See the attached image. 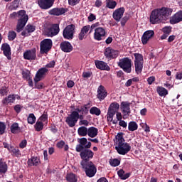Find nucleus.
I'll list each match as a JSON object with an SVG mask.
<instances>
[{"instance_id":"obj_1","label":"nucleus","mask_w":182,"mask_h":182,"mask_svg":"<svg viewBox=\"0 0 182 182\" xmlns=\"http://www.w3.org/2000/svg\"><path fill=\"white\" fill-rule=\"evenodd\" d=\"M173 14V9L168 7H162L152 11L150 17V22L153 25L160 23V22H166Z\"/></svg>"},{"instance_id":"obj_2","label":"nucleus","mask_w":182,"mask_h":182,"mask_svg":"<svg viewBox=\"0 0 182 182\" xmlns=\"http://www.w3.org/2000/svg\"><path fill=\"white\" fill-rule=\"evenodd\" d=\"M115 150H117L118 154H121V156H124L129 152L132 149V146L130 144L127 143H124V138H123V135L118 134L116 136L115 140Z\"/></svg>"},{"instance_id":"obj_3","label":"nucleus","mask_w":182,"mask_h":182,"mask_svg":"<svg viewBox=\"0 0 182 182\" xmlns=\"http://www.w3.org/2000/svg\"><path fill=\"white\" fill-rule=\"evenodd\" d=\"M93 156H95V153L92 151V150L85 148L82 149L80 151V157L81 158L82 161L80 162V165H85L87 163H92L90 160L93 159Z\"/></svg>"},{"instance_id":"obj_4","label":"nucleus","mask_w":182,"mask_h":182,"mask_svg":"<svg viewBox=\"0 0 182 182\" xmlns=\"http://www.w3.org/2000/svg\"><path fill=\"white\" fill-rule=\"evenodd\" d=\"M135 58L134 60L135 72L136 75H140L143 72V64L144 63V60L143 58V55L140 53H134Z\"/></svg>"},{"instance_id":"obj_5","label":"nucleus","mask_w":182,"mask_h":182,"mask_svg":"<svg viewBox=\"0 0 182 182\" xmlns=\"http://www.w3.org/2000/svg\"><path fill=\"white\" fill-rule=\"evenodd\" d=\"M118 66L125 72V73H132V59L124 58L118 62Z\"/></svg>"},{"instance_id":"obj_6","label":"nucleus","mask_w":182,"mask_h":182,"mask_svg":"<svg viewBox=\"0 0 182 182\" xmlns=\"http://www.w3.org/2000/svg\"><path fill=\"white\" fill-rule=\"evenodd\" d=\"M97 26H100V23L99 22L95 23L90 26L87 25L85 26H83L81 29L80 33H79V39L80 41H83L85 39V36H86V34L90 31V33H92L95 28H97Z\"/></svg>"},{"instance_id":"obj_7","label":"nucleus","mask_w":182,"mask_h":182,"mask_svg":"<svg viewBox=\"0 0 182 182\" xmlns=\"http://www.w3.org/2000/svg\"><path fill=\"white\" fill-rule=\"evenodd\" d=\"M60 31V28H59V24L55 23L46 28L44 30V35L50 38H53V36H56Z\"/></svg>"},{"instance_id":"obj_8","label":"nucleus","mask_w":182,"mask_h":182,"mask_svg":"<svg viewBox=\"0 0 182 182\" xmlns=\"http://www.w3.org/2000/svg\"><path fill=\"white\" fill-rule=\"evenodd\" d=\"M81 166L83 170H85L87 177H94L95 174H96V172L97 171V169L96 168V166H95L93 162H88L84 165L82 164Z\"/></svg>"},{"instance_id":"obj_9","label":"nucleus","mask_w":182,"mask_h":182,"mask_svg":"<svg viewBox=\"0 0 182 182\" xmlns=\"http://www.w3.org/2000/svg\"><path fill=\"white\" fill-rule=\"evenodd\" d=\"M79 144L76 145L75 150L77 153H80L85 149H90L92 147V142L88 141L86 138H80L79 139Z\"/></svg>"},{"instance_id":"obj_10","label":"nucleus","mask_w":182,"mask_h":182,"mask_svg":"<svg viewBox=\"0 0 182 182\" xmlns=\"http://www.w3.org/2000/svg\"><path fill=\"white\" fill-rule=\"evenodd\" d=\"M79 120V112L73 111L68 117H67L65 122L70 127H74Z\"/></svg>"},{"instance_id":"obj_11","label":"nucleus","mask_w":182,"mask_h":182,"mask_svg":"<svg viewBox=\"0 0 182 182\" xmlns=\"http://www.w3.org/2000/svg\"><path fill=\"white\" fill-rule=\"evenodd\" d=\"M52 40L44 39L40 43L41 53H48L52 49Z\"/></svg>"},{"instance_id":"obj_12","label":"nucleus","mask_w":182,"mask_h":182,"mask_svg":"<svg viewBox=\"0 0 182 182\" xmlns=\"http://www.w3.org/2000/svg\"><path fill=\"white\" fill-rule=\"evenodd\" d=\"M75 33V25L70 24L67 26L63 31V36L65 39H73V34Z\"/></svg>"},{"instance_id":"obj_13","label":"nucleus","mask_w":182,"mask_h":182,"mask_svg":"<svg viewBox=\"0 0 182 182\" xmlns=\"http://www.w3.org/2000/svg\"><path fill=\"white\" fill-rule=\"evenodd\" d=\"M49 70L45 67L38 69L34 77V82H36V83H38V82H41V80L45 79V76H46Z\"/></svg>"},{"instance_id":"obj_14","label":"nucleus","mask_w":182,"mask_h":182,"mask_svg":"<svg viewBox=\"0 0 182 182\" xmlns=\"http://www.w3.org/2000/svg\"><path fill=\"white\" fill-rule=\"evenodd\" d=\"M94 39L95 41H102L103 38L106 36V30L102 27H96L94 28Z\"/></svg>"},{"instance_id":"obj_15","label":"nucleus","mask_w":182,"mask_h":182,"mask_svg":"<svg viewBox=\"0 0 182 182\" xmlns=\"http://www.w3.org/2000/svg\"><path fill=\"white\" fill-rule=\"evenodd\" d=\"M104 55L107 59H116L119 56V50L108 47L105 48Z\"/></svg>"},{"instance_id":"obj_16","label":"nucleus","mask_w":182,"mask_h":182,"mask_svg":"<svg viewBox=\"0 0 182 182\" xmlns=\"http://www.w3.org/2000/svg\"><path fill=\"white\" fill-rule=\"evenodd\" d=\"M124 7H120L117 9L112 14V18L117 22H120L122 18H123V15H124Z\"/></svg>"},{"instance_id":"obj_17","label":"nucleus","mask_w":182,"mask_h":182,"mask_svg":"<svg viewBox=\"0 0 182 182\" xmlns=\"http://www.w3.org/2000/svg\"><path fill=\"white\" fill-rule=\"evenodd\" d=\"M154 36V31L148 30L144 33L141 37V42L143 45H147V43L150 39Z\"/></svg>"},{"instance_id":"obj_18","label":"nucleus","mask_w":182,"mask_h":182,"mask_svg":"<svg viewBox=\"0 0 182 182\" xmlns=\"http://www.w3.org/2000/svg\"><path fill=\"white\" fill-rule=\"evenodd\" d=\"M53 2H55V0H38V6L41 9H49V8H52Z\"/></svg>"},{"instance_id":"obj_19","label":"nucleus","mask_w":182,"mask_h":182,"mask_svg":"<svg viewBox=\"0 0 182 182\" xmlns=\"http://www.w3.org/2000/svg\"><path fill=\"white\" fill-rule=\"evenodd\" d=\"M169 22L171 25H176V23L182 22V10L176 12L171 17H170Z\"/></svg>"},{"instance_id":"obj_20","label":"nucleus","mask_w":182,"mask_h":182,"mask_svg":"<svg viewBox=\"0 0 182 182\" xmlns=\"http://www.w3.org/2000/svg\"><path fill=\"white\" fill-rule=\"evenodd\" d=\"M121 110L124 117H128V116H130V103L128 102H122L121 103Z\"/></svg>"},{"instance_id":"obj_21","label":"nucleus","mask_w":182,"mask_h":182,"mask_svg":"<svg viewBox=\"0 0 182 182\" xmlns=\"http://www.w3.org/2000/svg\"><path fill=\"white\" fill-rule=\"evenodd\" d=\"M107 97V91H106V88L103 85H100L97 88V97L102 102V100H105Z\"/></svg>"},{"instance_id":"obj_22","label":"nucleus","mask_w":182,"mask_h":182,"mask_svg":"<svg viewBox=\"0 0 182 182\" xmlns=\"http://www.w3.org/2000/svg\"><path fill=\"white\" fill-rule=\"evenodd\" d=\"M60 48L63 52L69 53L73 50V46L69 41H63L60 44Z\"/></svg>"},{"instance_id":"obj_23","label":"nucleus","mask_w":182,"mask_h":182,"mask_svg":"<svg viewBox=\"0 0 182 182\" xmlns=\"http://www.w3.org/2000/svg\"><path fill=\"white\" fill-rule=\"evenodd\" d=\"M1 50L3 51L4 56H6L9 60L12 59V57H11V46H9V44L6 43H3Z\"/></svg>"},{"instance_id":"obj_24","label":"nucleus","mask_w":182,"mask_h":182,"mask_svg":"<svg viewBox=\"0 0 182 182\" xmlns=\"http://www.w3.org/2000/svg\"><path fill=\"white\" fill-rule=\"evenodd\" d=\"M23 58L27 60H35L36 58V50H29L23 53Z\"/></svg>"},{"instance_id":"obj_25","label":"nucleus","mask_w":182,"mask_h":182,"mask_svg":"<svg viewBox=\"0 0 182 182\" xmlns=\"http://www.w3.org/2000/svg\"><path fill=\"white\" fill-rule=\"evenodd\" d=\"M66 12V10L63 8H54L49 11L50 15H54L55 16H59L63 15Z\"/></svg>"},{"instance_id":"obj_26","label":"nucleus","mask_w":182,"mask_h":182,"mask_svg":"<svg viewBox=\"0 0 182 182\" xmlns=\"http://www.w3.org/2000/svg\"><path fill=\"white\" fill-rule=\"evenodd\" d=\"M6 8L9 11H16L19 8V0H14L10 4H7Z\"/></svg>"},{"instance_id":"obj_27","label":"nucleus","mask_w":182,"mask_h":182,"mask_svg":"<svg viewBox=\"0 0 182 182\" xmlns=\"http://www.w3.org/2000/svg\"><path fill=\"white\" fill-rule=\"evenodd\" d=\"M95 66L97 69H100V70H109L110 68H109V65H107V63L103 62V61H95Z\"/></svg>"},{"instance_id":"obj_28","label":"nucleus","mask_w":182,"mask_h":182,"mask_svg":"<svg viewBox=\"0 0 182 182\" xmlns=\"http://www.w3.org/2000/svg\"><path fill=\"white\" fill-rule=\"evenodd\" d=\"M89 109H90V104H86L81 106L80 108H76L75 112L82 114H87L89 113Z\"/></svg>"},{"instance_id":"obj_29","label":"nucleus","mask_w":182,"mask_h":182,"mask_svg":"<svg viewBox=\"0 0 182 182\" xmlns=\"http://www.w3.org/2000/svg\"><path fill=\"white\" fill-rule=\"evenodd\" d=\"M16 99V95L13 94V95H9L8 97H6L1 102L4 105H9V103H14Z\"/></svg>"},{"instance_id":"obj_30","label":"nucleus","mask_w":182,"mask_h":182,"mask_svg":"<svg viewBox=\"0 0 182 182\" xmlns=\"http://www.w3.org/2000/svg\"><path fill=\"white\" fill-rule=\"evenodd\" d=\"M32 32H35V26L31 24H28L26 26L23 36H29Z\"/></svg>"},{"instance_id":"obj_31","label":"nucleus","mask_w":182,"mask_h":182,"mask_svg":"<svg viewBox=\"0 0 182 182\" xmlns=\"http://www.w3.org/2000/svg\"><path fill=\"white\" fill-rule=\"evenodd\" d=\"M6 171H8V164L3 159H0V174H5Z\"/></svg>"},{"instance_id":"obj_32","label":"nucleus","mask_w":182,"mask_h":182,"mask_svg":"<svg viewBox=\"0 0 182 182\" xmlns=\"http://www.w3.org/2000/svg\"><path fill=\"white\" fill-rule=\"evenodd\" d=\"M97 133H98V130L97 128L91 127L88 129L87 130V135L89 136V137H96V136H97Z\"/></svg>"},{"instance_id":"obj_33","label":"nucleus","mask_w":182,"mask_h":182,"mask_svg":"<svg viewBox=\"0 0 182 182\" xmlns=\"http://www.w3.org/2000/svg\"><path fill=\"white\" fill-rule=\"evenodd\" d=\"M16 31L18 32V33L23 31V17H21L19 19H18Z\"/></svg>"},{"instance_id":"obj_34","label":"nucleus","mask_w":182,"mask_h":182,"mask_svg":"<svg viewBox=\"0 0 182 182\" xmlns=\"http://www.w3.org/2000/svg\"><path fill=\"white\" fill-rule=\"evenodd\" d=\"M117 174L119 177L121 178V180H127V178L130 177V173H125L123 169H120L119 171H118Z\"/></svg>"},{"instance_id":"obj_35","label":"nucleus","mask_w":182,"mask_h":182,"mask_svg":"<svg viewBox=\"0 0 182 182\" xmlns=\"http://www.w3.org/2000/svg\"><path fill=\"white\" fill-rule=\"evenodd\" d=\"M41 161L38 157H31V159H28V164L29 166H39Z\"/></svg>"},{"instance_id":"obj_36","label":"nucleus","mask_w":182,"mask_h":182,"mask_svg":"<svg viewBox=\"0 0 182 182\" xmlns=\"http://www.w3.org/2000/svg\"><path fill=\"white\" fill-rule=\"evenodd\" d=\"M156 92L159 95V96L164 97L168 95V91L163 87H157Z\"/></svg>"},{"instance_id":"obj_37","label":"nucleus","mask_w":182,"mask_h":182,"mask_svg":"<svg viewBox=\"0 0 182 182\" xmlns=\"http://www.w3.org/2000/svg\"><path fill=\"white\" fill-rule=\"evenodd\" d=\"M10 129L13 134H16L17 133H19V132H21V128H19V124H18V123L16 122L12 124Z\"/></svg>"},{"instance_id":"obj_38","label":"nucleus","mask_w":182,"mask_h":182,"mask_svg":"<svg viewBox=\"0 0 182 182\" xmlns=\"http://www.w3.org/2000/svg\"><path fill=\"white\" fill-rule=\"evenodd\" d=\"M18 16V18H23V10H20L17 13L16 12H13L12 14H10V18L11 19H15Z\"/></svg>"},{"instance_id":"obj_39","label":"nucleus","mask_w":182,"mask_h":182,"mask_svg":"<svg viewBox=\"0 0 182 182\" xmlns=\"http://www.w3.org/2000/svg\"><path fill=\"white\" fill-rule=\"evenodd\" d=\"M117 5V3L113 0H106V6L109 9H114Z\"/></svg>"},{"instance_id":"obj_40","label":"nucleus","mask_w":182,"mask_h":182,"mask_svg":"<svg viewBox=\"0 0 182 182\" xmlns=\"http://www.w3.org/2000/svg\"><path fill=\"white\" fill-rule=\"evenodd\" d=\"M24 77L28 80L29 86H33V82H32V77H31V71L26 70L24 73Z\"/></svg>"},{"instance_id":"obj_41","label":"nucleus","mask_w":182,"mask_h":182,"mask_svg":"<svg viewBox=\"0 0 182 182\" xmlns=\"http://www.w3.org/2000/svg\"><path fill=\"white\" fill-rule=\"evenodd\" d=\"M120 109V105L117 102H112L110 104L108 109L112 110V112H114L115 113L117 112V110Z\"/></svg>"},{"instance_id":"obj_42","label":"nucleus","mask_w":182,"mask_h":182,"mask_svg":"<svg viewBox=\"0 0 182 182\" xmlns=\"http://www.w3.org/2000/svg\"><path fill=\"white\" fill-rule=\"evenodd\" d=\"M138 128L139 126L136 122H130L128 124V130H129V132H135Z\"/></svg>"},{"instance_id":"obj_43","label":"nucleus","mask_w":182,"mask_h":182,"mask_svg":"<svg viewBox=\"0 0 182 182\" xmlns=\"http://www.w3.org/2000/svg\"><path fill=\"white\" fill-rule=\"evenodd\" d=\"M87 130L86 127H80L77 130L79 136H87Z\"/></svg>"},{"instance_id":"obj_44","label":"nucleus","mask_w":182,"mask_h":182,"mask_svg":"<svg viewBox=\"0 0 182 182\" xmlns=\"http://www.w3.org/2000/svg\"><path fill=\"white\" fill-rule=\"evenodd\" d=\"M9 152L13 153V156H16V157H21V151H19L18 148L11 146V148H10Z\"/></svg>"},{"instance_id":"obj_45","label":"nucleus","mask_w":182,"mask_h":182,"mask_svg":"<svg viewBox=\"0 0 182 182\" xmlns=\"http://www.w3.org/2000/svg\"><path fill=\"white\" fill-rule=\"evenodd\" d=\"M90 114H95V116H100V114L102 113V112L100 111V109L96 107H92L90 109Z\"/></svg>"},{"instance_id":"obj_46","label":"nucleus","mask_w":182,"mask_h":182,"mask_svg":"<svg viewBox=\"0 0 182 182\" xmlns=\"http://www.w3.org/2000/svg\"><path fill=\"white\" fill-rule=\"evenodd\" d=\"M34 127L36 132H41V130H43V122L37 120L36 123L34 125Z\"/></svg>"},{"instance_id":"obj_47","label":"nucleus","mask_w":182,"mask_h":182,"mask_svg":"<svg viewBox=\"0 0 182 182\" xmlns=\"http://www.w3.org/2000/svg\"><path fill=\"white\" fill-rule=\"evenodd\" d=\"M66 179L69 182H76V181H77V178H76V176L73 173L67 174Z\"/></svg>"},{"instance_id":"obj_48","label":"nucleus","mask_w":182,"mask_h":182,"mask_svg":"<svg viewBox=\"0 0 182 182\" xmlns=\"http://www.w3.org/2000/svg\"><path fill=\"white\" fill-rule=\"evenodd\" d=\"M116 114V112L114 111L108 109L107 114V119L108 122H113V117Z\"/></svg>"},{"instance_id":"obj_49","label":"nucleus","mask_w":182,"mask_h":182,"mask_svg":"<svg viewBox=\"0 0 182 182\" xmlns=\"http://www.w3.org/2000/svg\"><path fill=\"white\" fill-rule=\"evenodd\" d=\"M27 122L29 123V124H35V122H36V117H35V114H30L27 118Z\"/></svg>"},{"instance_id":"obj_50","label":"nucleus","mask_w":182,"mask_h":182,"mask_svg":"<svg viewBox=\"0 0 182 182\" xmlns=\"http://www.w3.org/2000/svg\"><path fill=\"white\" fill-rule=\"evenodd\" d=\"M15 38H16V32L14 31H9V33H8L9 41H12L15 39Z\"/></svg>"},{"instance_id":"obj_51","label":"nucleus","mask_w":182,"mask_h":182,"mask_svg":"<svg viewBox=\"0 0 182 182\" xmlns=\"http://www.w3.org/2000/svg\"><path fill=\"white\" fill-rule=\"evenodd\" d=\"M6 130V124L5 122H0V136L5 134V131Z\"/></svg>"},{"instance_id":"obj_52","label":"nucleus","mask_w":182,"mask_h":182,"mask_svg":"<svg viewBox=\"0 0 182 182\" xmlns=\"http://www.w3.org/2000/svg\"><path fill=\"white\" fill-rule=\"evenodd\" d=\"M109 164L112 167H117V166L120 165V161L117 159H111Z\"/></svg>"},{"instance_id":"obj_53","label":"nucleus","mask_w":182,"mask_h":182,"mask_svg":"<svg viewBox=\"0 0 182 182\" xmlns=\"http://www.w3.org/2000/svg\"><path fill=\"white\" fill-rule=\"evenodd\" d=\"M38 120V122H41L42 123H48V114H43Z\"/></svg>"},{"instance_id":"obj_54","label":"nucleus","mask_w":182,"mask_h":182,"mask_svg":"<svg viewBox=\"0 0 182 182\" xmlns=\"http://www.w3.org/2000/svg\"><path fill=\"white\" fill-rule=\"evenodd\" d=\"M162 31L166 35H170L171 33V26H166L162 28Z\"/></svg>"},{"instance_id":"obj_55","label":"nucleus","mask_w":182,"mask_h":182,"mask_svg":"<svg viewBox=\"0 0 182 182\" xmlns=\"http://www.w3.org/2000/svg\"><path fill=\"white\" fill-rule=\"evenodd\" d=\"M0 95H1V96H6L8 95V88H6V87H2L0 89Z\"/></svg>"},{"instance_id":"obj_56","label":"nucleus","mask_w":182,"mask_h":182,"mask_svg":"<svg viewBox=\"0 0 182 182\" xmlns=\"http://www.w3.org/2000/svg\"><path fill=\"white\" fill-rule=\"evenodd\" d=\"M35 82V87L36 89H43L44 87V84L43 82Z\"/></svg>"},{"instance_id":"obj_57","label":"nucleus","mask_w":182,"mask_h":182,"mask_svg":"<svg viewBox=\"0 0 182 182\" xmlns=\"http://www.w3.org/2000/svg\"><path fill=\"white\" fill-rule=\"evenodd\" d=\"M80 2V0H68L69 5L71 6H75V5H77Z\"/></svg>"},{"instance_id":"obj_58","label":"nucleus","mask_w":182,"mask_h":182,"mask_svg":"<svg viewBox=\"0 0 182 182\" xmlns=\"http://www.w3.org/2000/svg\"><path fill=\"white\" fill-rule=\"evenodd\" d=\"M55 61H50L49 63H48L44 68H46V69H49L50 68H55Z\"/></svg>"},{"instance_id":"obj_59","label":"nucleus","mask_w":182,"mask_h":182,"mask_svg":"<svg viewBox=\"0 0 182 182\" xmlns=\"http://www.w3.org/2000/svg\"><path fill=\"white\" fill-rule=\"evenodd\" d=\"M79 124L80 126H89V121L86 119L80 120Z\"/></svg>"},{"instance_id":"obj_60","label":"nucleus","mask_w":182,"mask_h":182,"mask_svg":"<svg viewBox=\"0 0 182 182\" xmlns=\"http://www.w3.org/2000/svg\"><path fill=\"white\" fill-rule=\"evenodd\" d=\"M96 16L93 14H90V16H88V21L89 22H93V21H95Z\"/></svg>"},{"instance_id":"obj_61","label":"nucleus","mask_w":182,"mask_h":182,"mask_svg":"<svg viewBox=\"0 0 182 182\" xmlns=\"http://www.w3.org/2000/svg\"><path fill=\"white\" fill-rule=\"evenodd\" d=\"M154 80H156V77L154 76L149 77L147 79L148 85H152Z\"/></svg>"},{"instance_id":"obj_62","label":"nucleus","mask_w":182,"mask_h":182,"mask_svg":"<svg viewBox=\"0 0 182 182\" xmlns=\"http://www.w3.org/2000/svg\"><path fill=\"white\" fill-rule=\"evenodd\" d=\"M90 76H92V73H90V72H84L82 73V77L85 79H88V77H90Z\"/></svg>"},{"instance_id":"obj_63","label":"nucleus","mask_w":182,"mask_h":182,"mask_svg":"<svg viewBox=\"0 0 182 182\" xmlns=\"http://www.w3.org/2000/svg\"><path fill=\"white\" fill-rule=\"evenodd\" d=\"M119 124L121 127H124V128H126L127 127V122H126L124 120H122L119 122Z\"/></svg>"},{"instance_id":"obj_64","label":"nucleus","mask_w":182,"mask_h":182,"mask_svg":"<svg viewBox=\"0 0 182 182\" xmlns=\"http://www.w3.org/2000/svg\"><path fill=\"white\" fill-rule=\"evenodd\" d=\"M176 79H177V80H181V79H182V72L181 73H176Z\"/></svg>"}]
</instances>
